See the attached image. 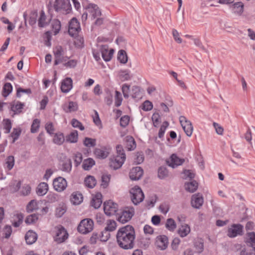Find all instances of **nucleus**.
<instances>
[{
	"instance_id": "60",
	"label": "nucleus",
	"mask_w": 255,
	"mask_h": 255,
	"mask_svg": "<svg viewBox=\"0 0 255 255\" xmlns=\"http://www.w3.org/2000/svg\"><path fill=\"white\" fill-rule=\"evenodd\" d=\"M45 128L46 132L50 135H51L54 134V132L55 131V128L52 122L46 123L45 125Z\"/></svg>"
},
{
	"instance_id": "22",
	"label": "nucleus",
	"mask_w": 255,
	"mask_h": 255,
	"mask_svg": "<svg viewBox=\"0 0 255 255\" xmlns=\"http://www.w3.org/2000/svg\"><path fill=\"white\" fill-rule=\"evenodd\" d=\"M168 238L165 235H160L157 237V246L162 250L166 249L168 246Z\"/></svg>"
},
{
	"instance_id": "16",
	"label": "nucleus",
	"mask_w": 255,
	"mask_h": 255,
	"mask_svg": "<svg viewBox=\"0 0 255 255\" xmlns=\"http://www.w3.org/2000/svg\"><path fill=\"white\" fill-rule=\"evenodd\" d=\"M114 52L113 49L108 50L107 46L103 45L101 48L102 56L104 60L106 62L110 61L113 57Z\"/></svg>"
},
{
	"instance_id": "58",
	"label": "nucleus",
	"mask_w": 255,
	"mask_h": 255,
	"mask_svg": "<svg viewBox=\"0 0 255 255\" xmlns=\"http://www.w3.org/2000/svg\"><path fill=\"white\" fill-rule=\"evenodd\" d=\"M141 107V109L143 111H149L152 109L153 104L150 101L146 100L142 103Z\"/></svg>"
},
{
	"instance_id": "29",
	"label": "nucleus",
	"mask_w": 255,
	"mask_h": 255,
	"mask_svg": "<svg viewBox=\"0 0 255 255\" xmlns=\"http://www.w3.org/2000/svg\"><path fill=\"white\" fill-rule=\"evenodd\" d=\"M78 139V132L74 130L66 136V141L69 143H76Z\"/></svg>"
},
{
	"instance_id": "45",
	"label": "nucleus",
	"mask_w": 255,
	"mask_h": 255,
	"mask_svg": "<svg viewBox=\"0 0 255 255\" xmlns=\"http://www.w3.org/2000/svg\"><path fill=\"white\" fill-rule=\"evenodd\" d=\"M37 208V204L35 200H31L27 205L26 210L27 213H31Z\"/></svg>"
},
{
	"instance_id": "11",
	"label": "nucleus",
	"mask_w": 255,
	"mask_h": 255,
	"mask_svg": "<svg viewBox=\"0 0 255 255\" xmlns=\"http://www.w3.org/2000/svg\"><path fill=\"white\" fill-rule=\"evenodd\" d=\"M143 174V169L139 166L133 167L129 173V178L133 181L139 180Z\"/></svg>"
},
{
	"instance_id": "59",
	"label": "nucleus",
	"mask_w": 255,
	"mask_h": 255,
	"mask_svg": "<svg viewBox=\"0 0 255 255\" xmlns=\"http://www.w3.org/2000/svg\"><path fill=\"white\" fill-rule=\"evenodd\" d=\"M3 127L5 129V133H8L10 132L11 127H12V124L11 121L8 119H4L3 120Z\"/></svg>"
},
{
	"instance_id": "21",
	"label": "nucleus",
	"mask_w": 255,
	"mask_h": 255,
	"mask_svg": "<svg viewBox=\"0 0 255 255\" xmlns=\"http://www.w3.org/2000/svg\"><path fill=\"white\" fill-rule=\"evenodd\" d=\"M142 92L140 87L137 86H133L132 87L130 96L131 97L137 101L141 99L142 97Z\"/></svg>"
},
{
	"instance_id": "38",
	"label": "nucleus",
	"mask_w": 255,
	"mask_h": 255,
	"mask_svg": "<svg viewBox=\"0 0 255 255\" xmlns=\"http://www.w3.org/2000/svg\"><path fill=\"white\" fill-rule=\"evenodd\" d=\"M72 169V161L70 158H65V160L62 164L61 170L63 171L69 173Z\"/></svg>"
},
{
	"instance_id": "33",
	"label": "nucleus",
	"mask_w": 255,
	"mask_h": 255,
	"mask_svg": "<svg viewBox=\"0 0 255 255\" xmlns=\"http://www.w3.org/2000/svg\"><path fill=\"white\" fill-rule=\"evenodd\" d=\"M51 27L54 30V34L57 35L60 31L61 28L60 21L58 19H54L51 20Z\"/></svg>"
},
{
	"instance_id": "25",
	"label": "nucleus",
	"mask_w": 255,
	"mask_h": 255,
	"mask_svg": "<svg viewBox=\"0 0 255 255\" xmlns=\"http://www.w3.org/2000/svg\"><path fill=\"white\" fill-rule=\"evenodd\" d=\"M48 190V184L45 182H41L38 185L36 191L38 196H43L47 193Z\"/></svg>"
},
{
	"instance_id": "24",
	"label": "nucleus",
	"mask_w": 255,
	"mask_h": 255,
	"mask_svg": "<svg viewBox=\"0 0 255 255\" xmlns=\"http://www.w3.org/2000/svg\"><path fill=\"white\" fill-rule=\"evenodd\" d=\"M11 108L10 110L14 112L15 114H19L22 112V110L24 108V104L20 101H17L16 104L14 102L10 103Z\"/></svg>"
},
{
	"instance_id": "36",
	"label": "nucleus",
	"mask_w": 255,
	"mask_h": 255,
	"mask_svg": "<svg viewBox=\"0 0 255 255\" xmlns=\"http://www.w3.org/2000/svg\"><path fill=\"white\" fill-rule=\"evenodd\" d=\"M157 176L160 179H164L168 176V170L165 166L159 167L157 171Z\"/></svg>"
},
{
	"instance_id": "62",
	"label": "nucleus",
	"mask_w": 255,
	"mask_h": 255,
	"mask_svg": "<svg viewBox=\"0 0 255 255\" xmlns=\"http://www.w3.org/2000/svg\"><path fill=\"white\" fill-rule=\"evenodd\" d=\"M21 93H25L27 94H30L32 93L31 90L30 88L23 89L21 87H19L16 89V96L17 98H20Z\"/></svg>"
},
{
	"instance_id": "19",
	"label": "nucleus",
	"mask_w": 255,
	"mask_h": 255,
	"mask_svg": "<svg viewBox=\"0 0 255 255\" xmlns=\"http://www.w3.org/2000/svg\"><path fill=\"white\" fill-rule=\"evenodd\" d=\"M230 8L232 11L239 15H241L244 12V4L242 1H238L229 5Z\"/></svg>"
},
{
	"instance_id": "44",
	"label": "nucleus",
	"mask_w": 255,
	"mask_h": 255,
	"mask_svg": "<svg viewBox=\"0 0 255 255\" xmlns=\"http://www.w3.org/2000/svg\"><path fill=\"white\" fill-rule=\"evenodd\" d=\"M40 126V120L38 119L33 120L31 126L30 131L31 133H36L38 131Z\"/></svg>"
},
{
	"instance_id": "34",
	"label": "nucleus",
	"mask_w": 255,
	"mask_h": 255,
	"mask_svg": "<svg viewBox=\"0 0 255 255\" xmlns=\"http://www.w3.org/2000/svg\"><path fill=\"white\" fill-rule=\"evenodd\" d=\"M248 238L246 240L247 245L253 248L255 247V232H252L247 234Z\"/></svg>"
},
{
	"instance_id": "39",
	"label": "nucleus",
	"mask_w": 255,
	"mask_h": 255,
	"mask_svg": "<svg viewBox=\"0 0 255 255\" xmlns=\"http://www.w3.org/2000/svg\"><path fill=\"white\" fill-rule=\"evenodd\" d=\"M118 60L121 63L126 64L128 60V57L125 50L121 49L118 53Z\"/></svg>"
},
{
	"instance_id": "63",
	"label": "nucleus",
	"mask_w": 255,
	"mask_h": 255,
	"mask_svg": "<svg viewBox=\"0 0 255 255\" xmlns=\"http://www.w3.org/2000/svg\"><path fill=\"white\" fill-rule=\"evenodd\" d=\"M152 121L153 122V126L155 127H157L158 125L160 123V116L158 113H154L152 116Z\"/></svg>"
},
{
	"instance_id": "53",
	"label": "nucleus",
	"mask_w": 255,
	"mask_h": 255,
	"mask_svg": "<svg viewBox=\"0 0 255 255\" xmlns=\"http://www.w3.org/2000/svg\"><path fill=\"white\" fill-rule=\"evenodd\" d=\"M71 124L74 128H78L80 130H84L85 127L81 122L76 119H73L71 120Z\"/></svg>"
},
{
	"instance_id": "8",
	"label": "nucleus",
	"mask_w": 255,
	"mask_h": 255,
	"mask_svg": "<svg viewBox=\"0 0 255 255\" xmlns=\"http://www.w3.org/2000/svg\"><path fill=\"white\" fill-rule=\"evenodd\" d=\"M82 5L84 8L88 10L89 12L92 14V19H95L102 15L101 11L97 4L89 3L85 5L84 2H82Z\"/></svg>"
},
{
	"instance_id": "35",
	"label": "nucleus",
	"mask_w": 255,
	"mask_h": 255,
	"mask_svg": "<svg viewBox=\"0 0 255 255\" xmlns=\"http://www.w3.org/2000/svg\"><path fill=\"white\" fill-rule=\"evenodd\" d=\"M13 87L11 83H5L2 87V95L3 97H7L12 91Z\"/></svg>"
},
{
	"instance_id": "23",
	"label": "nucleus",
	"mask_w": 255,
	"mask_h": 255,
	"mask_svg": "<svg viewBox=\"0 0 255 255\" xmlns=\"http://www.w3.org/2000/svg\"><path fill=\"white\" fill-rule=\"evenodd\" d=\"M102 194L100 192L97 193L91 201V206L95 209H98L102 203Z\"/></svg>"
},
{
	"instance_id": "61",
	"label": "nucleus",
	"mask_w": 255,
	"mask_h": 255,
	"mask_svg": "<svg viewBox=\"0 0 255 255\" xmlns=\"http://www.w3.org/2000/svg\"><path fill=\"white\" fill-rule=\"evenodd\" d=\"M115 93H116V95H115V105L116 107H119L122 104L123 98L122 97V95L120 92H119L118 91H116Z\"/></svg>"
},
{
	"instance_id": "5",
	"label": "nucleus",
	"mask_w": 255,
	"mask_h": 255,
	"mask_svg": "<svg viewBox=\"0 0 255 255\" xmlns=\"http://www.w3.org/2000/svg\"><path fill=\"white\" fill-rule=\"evenodd\" d=\"M118 205L111 200L104 203V210L106 215L108 216L115 215L118 211Z\"/></svg>"
},
{
	"instance_id": "32",
	"label": "nucleus",
	"mask_w": 255,
	"mask_h": 255,
	"mask_svg": "<svg viewBox=\"0 0 255 255\" xmlns=\"http://www.w3.org/2000/svg\"><path fill=\"white\" fill-rule=\"evenodd\" d=\"M190 226L186 224L181 225L178 230V234L182 238L187 236L188 234L190 233Z\"/></svg>"
},
{
	"instance_id": "3",
	"label": "nucleus",
	"mask_w": 255,
	"mask_h": 255,
	"mask_svg": "<svg viewBox=\"0 0 255 255\" xmlns=\"http://www.w3.org/2000/svg\"><path fill=\"white\" fill-rule=\"evenodd\" d=\"M130 194L132 203L136 205L141 202L144 198V195L141 188L137 185L131 189Z\"/></svg>"
},
{
	"instance_id": "6",
	"label": "nucleus",
	"mask_w": 255,
	"mask_h": 255,
	"mask_svg": "<svg viewBox=\"0 0 255 255\" xmlns=\"http://www.w3.org/2000/svg\"><path fill=\"white\" fill-rule=\"evenodd\" d=\"M81 30L80 22L76 17H73L69 22V34L73 37Z\"/></svg>"
},
{
	"instance_id": "7",
	"label": "nucleus",
	"mask_w": 255,
	"mask_h": 255,
	"mask_svg": "<svg viewBox=\"0 0 255 255\" xmlns=\"http://www.w3.org/2000/svg\"><path fill=\"white\" fill-rule=\"evenodd\" d=\"M179 120L186 135L188 136H190L192 134L193 129L191 122L188 120L186 118L183 116H180Z\"/></svg>"
},
{
	"instance_id": "2",
	"label": "nucleus",
	"mask_w": 255,
	"mask_h": 255,
	"mask_svg": "<svg viewBox=\"0 0 255 255\" xmlns=\"http://www.w3.org/2000/svg\"><path fill=\"white\" fill-rule=\"evenodd\" d=\"M94 228V222L90 218H86L81 221L77 227L78 231L82 234L91 232Z\"/></svg>"
},
{
	"instance_id": "15",
	"label": "nucleus",
	"mask_w": 255,
	"mask_h": 255,
	"mask_svg": "<svg viewBox=\"0 0 255 255\" xmlns=\"http://www.w3.org/2000/svg\"><path fill=\"white\" fill-rule=\"evenodd\" d=\"M73 87V81L70 77H66L62 80L60 89L61 92L64 93L69 92Z\"/></svg>"
},
{
	"instance_id": "31",
	"label": "nucleus",
	"mask_w": 255,
	"mask_h": 255,
	"mask_svg": "<svg viewBox=\"0 0 255 255\" xmlns=\"http://www.w3.org/2000/svg\"><path fill=\"white\" fill-rule=\"evenodd\" d=\"M85 184L88 188H93L97 183V181L94 176L92 175H88L85 179Z\"/></svg>"
},
{
	"instance_id": "57",
	"label": "nucleus",
	"mask_w": 255,
	"mask_h": 255,
	"mask_svg": "<svg viewBox=\"0 0 255 255\" xmlns=\"http://www.w3.org/2000/svg\"><path fill=\"white\" fill-rule=\"evenodd\" d=\"M116 150L117 153V155H119L120 157H122L123 159L126 160V155L123 146L121 144L117 145L116 146Z\"/></svg>"
},
{
	"instance_id": "49",
	"label": "nucleus",
	"mask_w": 255,
	"mask_h": 255,
	"mask_svg": "<svg viewBox=\"0 0 255 255\" xmlns=\"http://www.w3.org/2000/svg\"><path fill=\"white\" fill-rule=\"evenodd\" d=\"M83 144L86 147H94L96 145V140L95 138L86 137L84 138Z\"/></svg>"
},
{
	"instance_id": "52",
	"label": "nucleus",
	"mask_w": 255,
	"mask_h": 255,
	"mask_svg": "<svg viewBox=\"0 0 255 255\" xmlns=\"http://www.w3.org/2000/svg\"><path fill=\"white\" fill-rule=\"evenodd\" d=\"M111 179L110 175H103L102 176V183L101 186L104 189L106 188L108 186Z\"/></svg>"
},
{
	"instance_id": "51",
	"label": "nucleus",
	"mask_w": 255,
	"mask_h": 255,
	"mask_svg": "<svg viewBox=\"0 0 255 255\" xmlns=\"http://www.w3.org/2000/svg\"><path fill=\"white\" fill-rule=\"evenodd\" d=\"M67 1H66L65 0H55L54 4V8L55 10L57 12L61 10L62 7L65 5V3Z\"/></svg>"
},
{
	"instance_id": "43",
	"label": "nucleus",
	"mask_w": 255,
	"mask_h": 255,
	"mask_svg": "<svg viewBox=\"0 0 255 255\" xmlns=\"http://www.w3.org/2000/svg\"><path fill=\"white\" fill-rule=\"evenodd\" d=\"M46 15L44 12L42 10L40 13V17L38 21V25L39 27H44L49 24V22H45Z\"/></svg>"
},
{
	"instance_id": "9",
	"label": "nucleus",
	"mask_w": 255,
	"mask_h": 255,
	"mask_svg": "<svg viewBox=\"0 0 255 255\" xmlns=\"http://www.w3.org/2000/svg\"><path fill=\"white\" fill-rule=\"evenodd\" d=\"M243 234V226L240 224H233L231 228H229L227 236L230 238H235L238 235Z\"/></svg>"
},
{
	"instance_id": "48",
	"label": "nucleus",
	"mask_w": 255,
	"mask_h": 255,
	"mask_svg": "<svg viewBox=\"0 0 255 255\" xmlns=\"http://www.w3.org/2000/svg\"><path fill=\"white\" fill-rule=\"evenodd\" d=\"M74 44L76 48L82 49L84 46V38L79 36H77L74 41Z\"/></svg>"
},
{
	"instance_id": "1",
	"label": "nucleus",
	"mask_w": 255,
	"mask_h": 255,
	"mask_svg": "<svg viewBox=\"0 0 255 255\" xmlns=\"http://www.w3.org/2000/svg\"><path fill=\"white\" fill-rule=\"evenodd\" d=\"M119 246L124 250H131L134 247L135 232L133 227L128 225L121 227L116 235Z\"/></svg>"
},
{
	"instance_id": "47",
	"label": "nucleus",
	"mask_w": 255,
	"mask_h": 255,
	"mask_svg": "<svg viewBox=\"0 0 255 255\" xmlns=\"http://www.w3.org/2000/svg\"><path fill=\"white\" fill-rule=\"evenodd\" d=\"M38 219V216L35 214H33L26 217L25 222L27 225L33 224L35 223Z\"/></svg>"
},
{
	"instance_id": "55",
	"label": "nucleus",
	"mask_w": 255,
	"mask_h": 255,
	"mask_svg": "<svg viewBox=\"0 0 255 255\" xmlns=\"http://www.w3.org/2000/svg\"><path fill=\"white\" fill-rule=\"evenodd\" d=\"M67 208L66 206L63 205L61 207L56 208L55 211V216L57 218L61 217L66 212Z\"/></svg>"
},
{
	"instance_id": "46",
	"label": "nucleus",
	"mask_w": 255,
	"mask_h": 255,
	"mask_svg": "<svg viewBox=\"0 0 255 255\" xmlns=\"http://www.w3.org/2000/svg\"><path fill=\"white\" fill-rule=\"evenodd\" d=\"M21 133V129L20 128H14L12 132L10 133V136L12 137V143L15 142V141L18 138Z\"/></svg>"
},
{
	"instance_id": "17",
	"label": "nucleus",
	"mask_w": 255,
	"mask_h": 255,
	"mask_svg": "<svg viewBox=\"0 0 255 255\" xmlns=\"http://www.w3.org/2000/svg\"><path fill=\"white\" fill-rule=\"evenodd\" d=\"M134 215V212L128 211H123L118 218V221L122 224H125L129 221Z\"/></svg>"
},
{
	"instance_id": "28",
	"label": "nucleus",
	"mask_w": 255,
	"mask_h": 255,
	"mask_svg": "<svg viewBox=\"0 0 255 255\" xmlns=\"http://www.w3.org/2000/svg\"><path fill=\"white\" fill-rule=\"evenodd\" d=\"M65 141V137L63 133L58 132L54 134L53 142L56 145H61Z\"/></svg>"
},
{
	"instance_id": "12",
	"label": "nucleus",
	"mask_w": 255,
	"mask_h": 255,
	"mask_svg": "<svg viewBox=\"0 0 255 255\" xmlns=\"http://www.w3.org/2000/svg\"><path fill=\"white\" fill-rule=\"evenodd\" d=\"M125 160L122 157H120L119 155L113 156L110 160L109 166L114 170L118 169L122 166Z\"/></svg>"
},
{
	"instance_id": "14",
	"label": "nucleus",
	"mask_w": 255,
	"mask_h": 255,
	"mask_svg": "<svg viewBox=\"0 0 255 255\" xmlns=\"http://www.w3.org/2000/svg\"><path fill=\"white\" fill-rule=\"evenodd\" d=\"M171 163L169 161H166L167 164L170 167L174 168L177 166L182 165L184 162V158H180L177 155L173 153L170 156Z\"/></svg>"
},
{
	"instance_id": "13",
	"label": "nucleus",
	"mask_w": 255,
	"mask_h": 255,
	"mask_svg": "<svg viewBox=\"0 0 255 255\" xmlns=\"http://www.w3.org/2000/svg\"><path fill=\"white\" fill-rule=\"evenodd\" d=\"M203 198L200 193L194 194L191 197V205L193 207L196 209H199L203 204Z\"/></svg>"
},
{
	"instance_id": "30",
	"label": "nucleus",
	"mask_w": 255,
	"mask_h": 255,
	"mask_svg": "<svg viewBox=\"0 0 255 255\" xmlns=\"http://www.w3.org/2000/svg\"><path fill=\"white\" fill-rule=\"evenodd\" d=\"M71 196V202L74 205H79L83 201V195L79 192H74Z\"/></svg>"
},
{
	"instance_id": "54",
	"label": "nucleus",
	"mask_w": 255,
	"mask_h": 255,
	"mask_svg": "<svg viewBox=\"0 0 255 255\" xmlns=\"http://www.w3.org/2000/svg\"><path fill=\"white\" fill-rule=\"evenodd\" d=\"M5 164L7 169L8 170H11L14 164V157L12 155L8 156L6 159Z\"/></svg>"
},
{
	"instance_id": "37",
	"label": "nucleus",
	"mask_w": 255,
	"mask_h": 255,
	"mask_svg": "<svg viewBox=\"0 0 255 255\" xmlns=\"http://www.w3.org/2000/svg\"><path fill=\"white\" fill-rule=\"evenodd\" d=\"M95 164V160L92 158L85 159L82 164V167L85 170H90Z\"/></svg>"
},
{
	"instance_id": "20",
	"label": "nucleus",
	"mask_w": 255,
	"mask_h": 255,
	"mask_svg": "<svg viewBox=\"0 0 255 255\" xmlns=\"http://www.w3.org/2000/svg\"><path fill=\"white\" fill-rule=\"evenodd\" d=\"M117 227V223L114 220H109L107 224V227L104 230L103 234H106V238L104 239V241H108L110 237V234L109 232L114 231Z\"/></svg>"
},
{
	"instance_id": "41",
	"label": "nucleus",
	"mask_w": 255,
	"mask_h": 255,
	"mask_svg": "<svg viewBox=\"0 0 255 255\" xmlns=\"http://www.w3.org/2000/svg\"><path fill=\"white\" fill-rule=\"evenodd\" d=\"M14 217L16 220H14L12 225L14 227L17 228L22 224L24 216L23 214L20 213L15 215Z\"/></svg>"
},
{
	"instance_id": "10",
	"label": "nucleus",
	"mask_w": 255,
	"mask_h": 255,
	"mask_svg": "<svg viewBox=\"0 0 255 255\" xmlns=\"http://www.w3.org/2000/svg\"><path fill=\"white\" fill-rule=\"evenodd\" d=\"M53 185L56 191L62 192L66 188L67 182L66 180L63 177H58L53 180Z\"/></svg>"
},
{
	"instance_id": "42",
	"label": "nucleus",
	"mask_w": 255,
	"mask_h": 255,
	"mask_svg": "<svg viewBox=\"0 0 255 255\" xmlns=\"http://www.w3.org/2000/svg\"><path fill=\"white\" fill-rule=\"evenodd\" d=\"M166 228L170 232H173L176 228V223L172 218H168L165 224Z\"/></svg>"
},
{
	"instance_id": "27",
	"label": "nucleus",
	"mask_w": 255,
	"mask_h": 255,
	"mask_svg": "<svg viewBox=\"0 0 255 255\" xmlns=\"http://www.w3.org/2000/svg\"><path fill=\"white\" fill-rule=\"evenodd\" d=\"M198 187V183L195 180H192L189 182L185 183V190L190 192L193 193L196 191Z\"/></svg>"
},
{
	"instance_id": "4",
	"label": "nucleus",
	"mask_w": 255,
	"mask_h": 255,
	"mask_svg": "<svg viewBox=\"0 0 255 255\" xmlns=\"http://www.w3.org/2000/svg\"><path fill=\"white\" fill-rule=\"evenodd\" d=\"M55 229L56 230V233L54 241L58 244L64 242L69 236L67 230L61 225L56 227Z\"/></svg>"
},
{
	"instance_id": "50",
	"label": "nucleus",
	"mask_w": 255,
	"mask_h": 255,
	"mask_svg": "<svg viewBox=\"0 0 255 255\" xmlns=\"http://www.w3.org/2000/svg\"><path fill=\"white\" fill-rule=\"evenodd\" d=\"M94 153L97 157L101 159H105L107 157L109 154L108 152H106L105 151L100 148H96L94 151Z\"/></svg>"
},
{
	"instance_id": "64",
	"label": "nucleus",
	"mask_w": 255,
	"mask_h": 255,
	"mask_svg": "<svg viewBox=\"0 0 255 255\" xmlns=\"http://www.w3.org/2000/svg\"><path fill=\"white\" fill-rule=\"evenodd\" d=\"M129 117L125 115L120 119V126L123 128H126L129 124Z\"/></svg>"
},
{
	"instance_id": "56",
	"label": "nucleus",
	"mask_w": 255,
	"mask_h": 255,
	"mask_svg": "<svg viewBox=\"0 0 255 255\" xmlns=\"http://www.w3.org/2000/svg\"><path fill=\"white\" fill-rule=\"evenodd\" d=\"M168 126L169 123L167 121H164L163 123V124L160 128L158 132V137L160 138H161L162 137H163L166 128L168 127Z\"/></svg>"
},
{
	"instance_id": "18",
	"label": "nucleus",
	"mask_w": 255,
	"mask_h": 255,
	"mask_svg": "<svg viewBox=\"0 0 255 255\" xmlns=\"http://www.w3.org/2000/svg\"><path fill=\"white\" fill-rule=\"evenodd\" d=\"M37 234L33 230L28 231L25 235V240L27 245H32L37 239Z\"/></svg>"
},
{
	"instance_id": "26",
	"label": "nucleus",
	"mask_w": 255,
	"mask_h": 255,
	"mask_svg": "<svg viewBox=\"0 0 255 255\" xmlns=\"http://www.w3.org/2000/svg\"><path fill=\"white\" fill-rule=\"evenodd\" d=\"M126 148L128 151L133 150L136 146L134 138L130 135L126 137Z\"/></svg>"
},
{
	"instance_id": "40",
	"label": "nucleus",
	"mask_w": 255,
	"mask_h": 255,
	"mask_svg": "<svg viewBox=\"0 0 255 255\" xmlns=\"http://www.w3.org/2000/svg\"><path fill=\"white\" fill-rule=\"evenodd\" d=\"M119 78L122 81L130 80L131 76L130 75V71L128 69L121 70L119 72Z\"/></svg>"
}]
</instances>
